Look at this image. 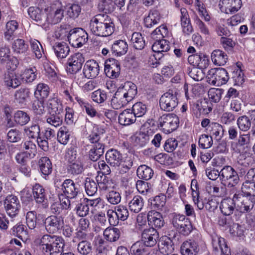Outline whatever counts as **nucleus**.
<instances>
[{"instance_id":"obj_1","label":"nucleus","mask_w":255,"mask_h":255,"mask_svg":"<svg viewBox=\"0 0 255 255\" xmlns=\"http://www.w3.org/2000/svg\"><path fill=\"white\" fill-rule=\"evenodd\" d=\"M89 29L95 35L107 37L111 35L115 30V24L110 16L100 13L93 16L89 22Z\"/></svg>"},{"instance_id":"obj_2","label":"nucleus","mask_w":255,"mask_h":255,"mask_svg":"<svg viewBox=\"0 0 255 255\" xmlns=\"http://www.w3.org/2000/svg\"><path fill=\"white\" fill-rule=\"evenodd\" d=\"M107 162L121 174L127 173L133 165V159L127 157L123 160L122 154L116 149L109 150L106 154Z\"/></svg>"},{"instance_id":"obj_3","label":"nucleus","mask_w":255,"mask_h":255,"mask_svg":"<svg viewBox=\"0 0 255 255\" xmlns=\"http://www.w3.org/2000/svg\"><path fill=\"white\" fill-rule=\"evenodd\" d=\"M40 245L43 255H60L64 243L61 237L45 235L40 239Z\"/></svg>"},{"instance_id":"obj_4","label":"nucleus","mask_w":255,"mask_h":255,"mask_svg":"<svg viewBox=\"0 0 255 255\" xmlns=\"http://www.w3.org/2000/svg\"><path fill=\"white\" fill-rule=\"evenodd\" d=\"M68 39L73 47H81L87 42L88 33L82 28H75L69 30Z\"/></svg>"},{"instance_id":"obj_5","label":"nucleus","mask_w":255,"mask_h":255,"mask_svg":"<svg viewBox=\"0 0 255 255\" xmlns=\"http://www.w3.org/2000/svg\"><path fill=\"white\" fill-rule=\"evenodd\" d=\"M159 125L166 133H170L175 130L179 125V119L174 114L163 115L159 120Z\"/></svg>"},{"instance_id":"obj_6","label":"nucleus","mask_w":255,"mask_h":255,"mask_svg":"<svg viewBox=\"0 0 255 255\" xmlns=\"http://www.w3.org/2000/svg\"><path fill=\"white\" fill-rule=\"evenodd\" d=\"M221 179L228 187L236 186L240 178L237 172L231 166H226L220 171Z\"/></svg>"},{"instance_id":"obj_7","label":"nucleus","mask_w":255,"mask_h":255,"mask_svg":"<svg viewBox=\"0 0 255 255\" xmlns=\"http://www.w3.org/2000/svg\"><path fill=\"white\" fill-rule=\"evenodd\" d=\"M177 95V92L173 91H169L162 95L159 100L161 109L167 112L172 111L178 104Z\"/></svg>"},{"instance_id":"obj_8","label":"nucleus","mask_w":255,"mask_h":255,"mask_svg":"<svg viewBox=\"0 0 255 255\" xmlns=\"http://www.w3.org/2000/svg\"><path fill=\"white\" fill-rule=\"evenodd\" d=\"M58 192L63 197L74 199L77 197L79 190L78 186L72 179H66L58 187Z\"/></svg>"},{"instance_id":"obj_9","label":"nucleus","mask_w":255,"mask_h":255,"mask_svg":"<svg viewBox=\"0 0 255 255\" xmlns=\"http://www.w3.org/2000/svg\"><path fill=\"white\" fill-rule=\"evenodd\" d=\"M207 76L209 82L217 86L226 83L229 80L228 73L224 68L212 69Z\"/></svg>"},{"instance_id":"obj_10","label":"nucleus","mask_w":255,"mask_h":255,"mask_svg":"<svg viewBox=\"0 0 255 255\" xmlns=\"http://www.w3.org/2000/svg\"><path fill=\"white\" fill-rule=\"evenodd\" d=\"M234 199L236 200L238 210L242 213L250 212L255 206V198L252 196L235 194L234 195Z\"/></svg>"},{"instance_id":"obj_11","label":"nucleus","mask_w":255,"mask_h":255,"mask_svg":"<svg viewBox=\"0 0 255 255\" xmlns=\"http://www.w3.org/2000/svg\"><path fill=\"white\" fill-rule=\"evenodd\" d=\"M46 231L50 234H54L61 231L64 227L63 218L61 216L51 215L47 217L44 222Z\"/></svg>"},{"instance_id":"obj_12","label":"nucleus","mask_w":255,"mask_h":255,"mask_svg":"<svg viewBox=\"0 0 255 255\" xmlns=\"http://www.w3.org/2000/svg\"><path fill=\"white\" fill-rule=\"evenodd\" d=\"M85 60L82 54L77 53L71 56L67 62L66 70L68 73H77L82 68Z\"/></svg>"},{"instance_id":"obj_13","label":"nucleus","mask_w":255,"mask_h":255,"mask_svg":"<svg viewBox=\"0 0 255 255\" xmlns=\"http://www.w3.org/2000/svg\"><path fill=\"white\" fill-rule=\"evenodd\" d=\"M159 238L158 233L153 228L143 229L140 242L143 243L146 247L151 248L154 247Z\"/></svg>"},{"instance_id":"obj_14","label":"nucleus","mask_w":255,"mask_h":255,"mask_svg":"<svg viewBox=\"0 0 255 255\" xmlns=\"http://www.w3.org/2000/svg\"><path fill=\"white\" fill-rule=\"evenodd\" d=\"M20 205L17 197L13 195H8L4 200V207L7 214L10 217H14L18 214Z\"/></svg>"},{"instance_id":"obj_15","label":"nucleus","mask_w":255,"mask_h":255,"mask_svg":"<svg viewBox=\"0 0 255 255\" xmlns=\"http://www.w3.org/2000/svg\"><path fill=\"white\" fill-rule=\"evenodd\" d=\"M120 62L114 58H110L105 62V72L106 75L110 78L118 77L120 73Z\"/></svg>"},{"instance_id":"obj_16","label":"nucleus","mask_w":255,"mask_h":255,"mask_svg":"<svg viewBox=\"0 0 255 255\" xmlns=\"http://www.w3.org/2000/svg\"><path fill=\"white\" fill-rule=\"evenodd\" d=\"M212 244L215 251H220L222 255H230L231 251L225 240L217 235L212 236Z\"/></svg>"},{"instance_id":"obj_17","label":"nucleus","mask_w":255,"mask_h":255,"mask_svg":"<svg viewBox=\"0 0 255 255\" xmlns=\"http://www.w3.org/2000/svg\"><path fill=\"white\" fill-rule=\"evenodd\" d=\"M46 13V23L57 24L61 21L64 16L63 10L61 8L54 9L52 7L47 8Z\"/></svg>"},{"instance_id":"obj_18","label":"nucleus","mask_w":255,"mask_h":255,"mask_svg":"<svg viewBox=\"0 0 255 255\" xmlns=\"http://www.w3.org/2000/svg\"><path fill=\"white\" fill-rule=\"evenodd\" d=\"M99 66L95 60L87 61L83 68V73L86 78L92 79L96 78L99 73Z\"/></svg>"},{"instance_id":"obj_19","label":"nucleus","mask_w":255,"mask_h":255,"mask_svg":"<svg viewBox=\"0 0 255 255\" xmlns=\"http://www.w3.org/2000/svg\"><path fill=\"white\" fill-rule=\"evenodd\" d=\"M4 85L7 88H16L21 84L20 76L11 71L5 72L3 77Z\"/></svg>"},{"instance_id":"obj_20","label":"nucleus","mask_w":255,"mask_h":255,"mask_svg":"<svg viewBox=\"0 0 255 255\" xmlns=\"http://www.w3.org/2000/svg\"><path fill=\"white\" fill-rule=\"evenodd\" d=\"M130 252L131 255H152L154 253V250L146 247L139 241L131 246Z\"/></svg>"},{"instance_id":"obj_21","label":"nucleus","mask_w":255,"mask_h":255,"mask_svg":"<svg viewBox=\"0 0 255 255\" xmlns=\"http://www.w3.org/2000/svg\"><path fill=\"white\" fill-rule=\"evenodd\" d=\"M199 251L198 244L194 240L186 241L181 246V253L182 255H197Z\"/></svg>"},{"instance_id":"obj_22","label":"nucleus","mask_w":255,"mask_h":255,"mask_svg":"<svg viewBox=\"0 0 255 255\" xmlns=\"http://www.w3.org/2000/svg\"><path fill=\"white\" fill-rule=\"evenodd\" d=\"M180 21L182 31L185 34L189 35L193 31V28L190 23L189 16L187 9L185 8L180 9Z\"/></svg>"},{"instance_id":"obj_23","label":"nucleus","mask_w":255,"mask_h":255,"mask_svg":"<svg viewBox=\"0 0 255 255\" xmlns=\"http://www.w3.org/2000/svg\"><path fill=\"white\" fill-rule=\"evenodd\" d=\"M30 17L39 24L45 25L46 23V14L38 7H30L28 9Z\"/></svg>"},{"instance_id":"obj_24","label":"nucleus","mask_w":255,"mask_h":255,"mask_svg":"<svg viewBox=\"0 0 255 255\" xmlns=\"http://www.w3.org/2000/svg\"><path fill=\"white\" fill-rule=\"evenodd\" d=\"M236 202L234 197L232 199L227 198L222 200L220 205L221 212L225 216L232 215L236 209Z\"/></svg>"},{"instance_id":"obj_25","label":"nucleus","mask_w":255,"mask_h":255,"mask_svg":"<svg viewBox=\"0 0 255 255\" xmlns=\"http://www.w3.org/2000/svg\"><path fill=\"white\" fill-rule=\"evenodd\" d=\"M129 101H131L137 94L136 86L131 82H127L122 88L118 89Z\"/></svg>"},{"instance_id":"obj_26","label":"nucleus","mask_w":255,"mask_h":255,"mask_svg":"<svg viewBox=\"0 0 255 255\" xmlns=\"http://www.w3.org/2000/svg\"><path fill=\"white\" fill-rule=\"evenodd\" d=\"M147 220L149 224L155 228H161L164 224L162 215L155 211H150L148 213Z\"/></svg>"},{"instance_id":"obj_27","label":"nucleus","mask_w":255,"mask_h":255,"mask_svg":"<svg viewBox=\"0 0 255 255\" xmlns=\"http://www.w3.org/2000/svg\"><path fill=\"white\" fill-rule=\"evenodd\" d=\"M118 120L121 125L126 126L135 122L136 118L131 110L127 109L120 114Z\"/></svg>"},{"instance_id":"obj_28","label":"nucleus","mask_w":255,"mask_h":255,"mask_svg":"<svg viewBox=\"0 0 255 255\" xmlns=\"http://www.w3.org/2000/svg\"><path fill=\"white\" fill-rule=\"evenodd\" d=\"M11 48L15 54L25 55L29 50V46L23 39L17 38L12 42Z\"/></svg>"},{"instance_id":"obj_29","label":"nucleus","mask_w":255,"mask_h":255,"mask_svg":"<svg viewBox=\"0 0 255 255\" xmlns=\"http://www.w3.org/2000/svg\"><path fill=\"white\" fill-rule=\"evenodd\" d=\"M129 100L118 90L111 100V105L115 109H119L126 106Z\"/></svg>"},{"instance_id":"obj_30","label":"nucleus","mask_w":255,"mask_h":255,"mask_svg":"<svg viewBox=\"0 0 255 255\" xmlns=\"http://www.w3.org/2000/svg\"><path fill=\"white\" fill-rule=\"evenodd\" d=\"M52 48L56 57L60 59L66 58L70 52L69 46L64 42H56Z\"/></svg>"},{"instance_id":"obj_31","label":"nucleus","mask_w":255,"mask_h":255,"mask_svg":"<svg viewBox=\"0 0 255 255\" xmlns=\"http://www.w3.org/2000/svg\"><path fill=\"white\" fill-rule=\"evenodd\" d=\"M191 189L192 190V197L193 201L199 210L203 209L204 208V205L203 202L200 200V192L197 180L193 179L191 181Z\"/></svg>"},{"instance_id":"obj_32","label":"nucleus","mask_w":255,"mask_h":255,"mask_svg":"<svg viewBox=\"0 0 255 255\" xmlns=\"http://www.w3.org/2000/svg\"><path fill=\"white\" fill-rule=\"evenodd\" d=\"M206 129L209 132L210 136H214L217 140H220L223 136L224 129L222 126L217 123H211Z\"/></svg>"},{"instance_id":"obj_33","label":"nucleus","mask_w":255,"mask_h":255,"mask_svg":"<svg viewBox=\"0 0 255 255\" xmlns=\"http://www.w3.org/2000/svg\"><path fill=\"white\" fill-rule=\"evenodd\" d=\"M47 105L49 113L64 114L63 106L59 99L57 98H50L47 102Z\"/></svg>"},{"instance_id":"obj_34","label":"nucleus","mask_w":255,"mask_h":255,"mask_svg":"<svg viewBox=\"0 0 255 255\" xmlns=\"http://www.w3.org/2000/svg\"><path fill=\"white\" fill-rule=\"evenodd\" d=\"M161 19L160 14L157 10H151L149 12L147 17L144 19L145 26L148 28H151L158 24Z\"/></svg>"},{"instance_id":"obj_35","label":"nucleus","mask_w":255,"mask_h":255,"mask_svg":"<svg viewBox=\"0 0 255 255\" xmlns=\"http://www.w3.org/2000/svg\"><path fill=\"white\" fill-rule=\"evenodd\" d=\"M83 171L84 163L82 159L70 162L67 166V173L72 176L80 175Z\"/></svg>"},{"instance_id":"obj_36","label":"nucleus","mask_w":255,"mask_h":255,"mask_svg":"<svg viewBox=\"0 0 255 255\" xmlns=\"http://www.w3.org/2000/svg\"><path fill=\"white\" fill-rule=\"evenodd\" d=\"M10 53V49L8 47L4 46L0 49V64H5L12 61L14 68H16L18 64V60L15 57H11Z\"/></svg>"},{"instance_id":"obj_37","label":"nucleus","mask_w":255,"mask_h":255,"mask_svg":"<svg viewBox=\"0 0 255 255\" xmlns=\"http://www.w3.org/2000/svg\"><path fill=\"white\" fill-rule=\"evenodd\" d=\"M212 62L217 65H224L228 60L227 55L223 51L217 49L214 50L211 54Z\"/></svg>"},{"instance_id":"obj_38","label":"nucleus","mask_w":255,"mask_h":255,"mask_svg":"<svg viewBox=\"0 0 255 255\" xmlns=\"http://www.w3.org/2000/svg\"><path fill=\"white\" fill-rule=\"evenodd\" d=\"M128 49V46L126 42L123 40L116 41L111 47L113 54L117 56H121L125 54Z\"/></svg>"},{"instance_id":"obj_39","label":"nucleus","mask_w":255,"mask_h":255,"mask_svg":"<svg viewBox=\"0 0 255 255\" xmlns=\"http://www.w3.org/2000/svg\"><path fill=\"white\" fill-rule=\"evenodd\" d=\"M155 41L153 43L152 46V49L153 51L157 53V54L162 53L168 51L170 49L169 42L165 39H158L155 40Z\"/></svg>"},{"instance_id":"obj_40","label":"nucleus","mask_w":255,"mask_h":255,"mask_svg":"<svg viewBox=\"0 0 255 255\" xmlns=\"http://www.w3.org/2000/svg\"><path fill=\"white\" fill-rule=\"evenodd\" d=\"M143 206V199L139 195L134 196L128 202V207L130 211L136 213L139 212Z\"/></svg>"},{"instance_id":"obj_41","label":"nucleus","mask_w":255,"mask_h":255,"mask_svg":"<svg viewBox=\"0 0 255 255\" xmlns=\"http://www.w3.org/2000/svg\"><path fill=\"white\" fill-rule=\"evenodd\" d=\"M105 146L103 143L94 144L90 151L89 158L93 161H97L104 153Z\"/></svg>"},{"instance_id":"obj_42","label":"nucleus","mask_w":255,"mask_h":255,"mask_svg":"<svg viewBox=\"0 0 255 255\" xmlns=\"http://www.w3.org/2000/svg\"><path fill=\"white\" fill-rule=\"evenodd\" d=\"M103 235L106 240L114 242L119 239L121 236V232L117 228H107L104 231Z\"/></svg>"},{"instance_id":"obj_43","label":"nucleus","mask_w":255,"mask_h":255,"mask_svg":"<svg viewBox=\"0 0 255 255\" xmlns=\"http://www.w3.org/2000/svg\"><path fill=\"white\" fill-rule=\"evenodd\" d=\"M30 91L27 88L21 87L15 92L14 101L19 104H23L27 98L29 97Z\"/></svg>"},{"instance_id":"obj_44","label":"nucleus","mask_w":255,"mask_h":255,"mask_svg":"<svg viewBox=\"0 0 255 255\" xmlns=\"http://www.w3.org/2000/svg\"><path fill=\"white\" fill-rule=\"evenodd\" d=\"M136 173L139 178L148 180L152 177L153 171L150 167L146 165H141L138 167Z\"/></svg>"},{"instance_id":"obj_45","label":"nucleus","mask_w":255,"mask_h":255,"mask_svg":"<svg viewBox=\"0 0 255 255\" xmlns=\"http://www.w3.org/2000/svg\"><path fill=\"white\" fill-rule=\"evenodd\" d=\"M39 168L44 175H49L52 171V166L50 159L47 157H42L39 161Z\"/></svg>"},{"instance_id":"obj_46","label":"nucleus","mask_w":255,"mask_h":255,"mask_svg":"<svg viewBox=\"0 0 255 255\" xmlns=\"http://www.w3.org/2000/svg\"><path fill=\"white\" fill-rule=\"evenodd\" d=\"M49 114L46 118L47 123L54 127H59L62 124L64 114L50 112Z\"/></svg>"},{"instance_id":"obj_47","label":"nucleus","mask_w":255,"mask_h":255,"mask_svg":"<svg viewBox=\"0 0 255 255\" xmlns=\"http://www.w3.org/2000/svg\"><path fill=\"white\" fill-rule=\"evenodd\" d=\"M98 9L105 13L113 12L115 8V3L113 0H100L98 4Z\"/></svg>"},{"instance_id":"obj_48","label":"nucleus","mask_w":255,"mask_h":255,"mask_svg":"<svg viewBox=\"0 0 255 255\" xmlns=\"http://www.w3.org/2000/svg\"><path fill=\"white\" fill-rule=\"evenodd\" d=\"M189 76L195 81H200L204 79L205 74L202 69L192 67L187 69Z\"/></svg>"},{"instance_id":"obj_49","label":"nucleus","mask_w":255,"mask_h":255,"mask_svg":"<svg viewBox=\"0 0 255 255\" xmlns=\"http://www.w3.org/2000/svg\"><path fill=\"white\" fill-rule=\"evenodd\" d=\"M96 179L99 189L101 190H107L112 185L111 180L107 176V175L101 174V173H99Z\"/></svg>"},{"instance_id":"obj_50","label":"nucleus","mask_w":255,"mask_h":255,"mask_svg":"<svg viewBox=\"0 0 255 255\" xmlns=\"http://www.w3.org/2000/svg\"><path fill=\"white\" fill-rule=\"evenodd\" d=\"M33 194L36 202L43 203L45 199V190L39 184H36L33 187Z\"/></svg>"},{"instance_id":"obj_51","label":"nucleus","mask_w":255,"mask_h":255,"mask_svg":"<svg viewBox=\"0 0 255 255\" xmlns=\"http://www.w3.org/2000/svg\"><path fill=\"white\" fill-rule=\"evenodd\" d=\"M11 234L22 241L26 240L27 238V232L26 226L23 225H15L11 229Z\"/></svg>"},{"instance_id":"obj_52","label":"nucleus","mask_w":255,"mask_h":255,"mask_svg":"<svg viewBox=\"0 0 255 255\" xmlns=\"http://www.w3.org/2000/svg\"><path fill=\"white\" fill-rule=\"evenodd\" d=\"M130 41L133 47L136 49L141 50L145 46V40L139 32L133 33Z\"/></svg>"},{"instance_id":"obj_53","label":"nucleus","mask_w":255,"mask_h":255,"mask_svg":"<svg viewBox=\"0 0 255 255\" xmlns=\"http://www.w3.org/2000/svg\"><path fill=\"white\" fill-rule=\"evenodd\" d=\"M223 3L226 5V12L234 13L238 11L241 7V0H223Z\"/></svg>"},{"instance_id":"obj_54","label":"nucleus","mask_w":255,"mask_h":255,"mask_svg":"<svg viewBox=\"0 0 255 255\" xmlns=\"http://www.w3.org/2000/svg\"><path fill=\"white\" fill-rule=\"evenodd\" d=\"M18 23L15 20H10L6 24L5 31L4 32V36L5 40L10 41L14 32L18 27Z\"/></svg>"},{"instance_id":"obj_55","label":"nucleus","mask_w":255,"mask_h":255,"mask_svg":"<svg viewBox=\"0 0 255 255\" xmlns=\"http://www.w3.org/2000/svg\"><path fill=\"white\" fill-rule=\"evenodd\" d=\"M70 132L67 127H61L57 132V140L61 144L65 145L69 140Z\"/></svg>"},{"instance_id":"obj_56","label":"nucleus","mask_w":255,"mask_h":255,"mask_svg":"<svg viewBox=\"0 0 255 255\" xmlns=\"http://www.w3.org/2000/svg\"><path fill=\"white\" fill-rule=\"evenodd\" d=\"M22 146L24 150V152L28 155L30 158L34 157L36 154V146L32 141L26 140L22 144Z\"/></svg>"},{"instance_id":"obj_57","label":"nucleus","mask_w":255,"mask_h":255,"mask_svg":"<svg viewBox=\"0 0 255 255\" xmlns=\"http://www.w3.org/2000/svg\"><path fill=\"white\" fill-rule=\"evenodd\" d=\"M15 122L20 126H24L27 124L30 121V117L24 111H17L14 115Z\"/></svg>"},{"instance_id":"obj_58","label":"nucleus","mask_w":255,"mask_h":255,"mask_svg":"<svg viewBox=\"0 0 255 255\" xmlns=\"http://www.w3.org/2000/svg\"><path fill=\"white\" fill-rule=\"evenodd\" d=\"M77 250L81 255H91L93 248L90 242L87 241H82L78 244Z\"/></svg>"},{"instance_id":"obj_59","label":"nucleus","mask_w":255,"mask_h":255,"mask_svg":"<svg viewBox=\"0 0 255 255\" xmlns=\"http://www.w3.org/2000/svg\"><path fill=\"white\" fill-rule=\"evenodd\" d=\"M49 94V88L48 86L44 83H39L34 92V95L36 97H40L42 99L46 98Z\"/></svg>"},{"instance_id":"obj_60","label":"nucleus","mask_w":255,"mask_h":255,"mask_svg":"<svg viewBox=\"0 0 255 255\" xmlns=\"http://www.w3.org/2000/svg\"><path fill=\"white\" fill-rule=\"evenodd\" d=\"M97 182L96 183L93 180L87 178L85 180V187L87 194L92 196L97 193L98 190Z\"/></svg>"},{"instance_id":"obj_61","label":"nucleus","mask_w":255,"mask_h":255,"mask_svg":"<svg viewBox=\"0 0 255 255\" xmlns=\"http://www.w3.org/2000/svg\"><path fill=\"white\" fill-rule=\"evenodd\" d=\"M249 118L247 116H242L238 118L237 120V125L239 129L242 131H246L248 130L252 125V123Z\"/></svg>"},{"instance_id":"obj_62","label":"nucleus","mask_w":255,"mask_h":255,"mask_svg":"<svg viewBox=\"0 0 255 255\" xmlns=\"http://www.w3.org/2000/svg\"><path fill=\"white\" fill-rule=\"evenodd\" d=\"M24 130L29 138H37L40 136V128L37 124L33 123L29 127L25 128Z\"/></svg>"},{"instance_id":"obj_63","label":"nucleus","mask_w":255,"mask_h":255,"mask_svg":"<svg viewBox=\"0 0 255 255\" xmlns=\"http://www.w3.org/2000/svg\"><path fill=\"white\" fill-rule=\"evenodd\" d=\"M66 9L67 14L69 17L73 19L78 17L81 11V6L75 3L67 5Z\"/></svg>"},{"instance_id":"obj_64","label":"nucleus","mask_w":255,"mask_h":255,"mask_svg":"<svg viewBox=\"0 0 255 255\" xmlns=\"http://www.w3.org/2000/svg\"><path fill=\"white\" fill-rule=\"evenodd\" d=\"M135 118L143 117L146 112V106L141 102L134 104L131 110Z\"/></svg>"}]
</instances>
